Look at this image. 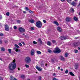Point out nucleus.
I'll list each match as a JSON object with an SVG mask.
<instances>
[{
    "instance_id": "49530a36",
    "label": "nucleus",
    "mask_w": 80,
    "mask_h": 80,
    "mask_svg": "<svg viewBox=\"0 0 80 80\" xmlns=\"http://www.w3.org/2000/svg\"><path fill=\"white\" fill-rule=\"evenodd\" d=\"M33 43L34 44H37V43L35 41H33Z\"/></svg>"
},
{
    "instance_id": "79ce46f5",
    "label": "nucleus",
    "mask_w": 80,
    "mask_h": 80,
    "mask_svg": "<svg viewBox=\"0 0 80 80\" xmlns=\"http://www.w3.org/2000/svg\"><path fill=\"white\" fill-rule=\"evenodd\" d=\"M74 51H75V53H77L78 52V50H75Z\"/></svg>"
},
{
    "instance_id": "0eeeda50",
    "label": "nucleus",
    "mask_w": 80,
    "mask_h": 80,
    "mask_svg": "<svg viewBox=\"0 0 80 80\" xmlns=\"http://www.w3.org/2000/svg\"><path fill=\"white\" fill-rule=\"evenodd\" d=\"M14 49L16 52H20V49H18L17 48H14Z\"/></svg>"
},
{
    "instance_id": "8fccbe9b",
    "label": "nucleus",
    "mask_w": 80,
    "mask_h": 80,
    "mask_svg": "<svg viewBox=\"0 0 80 80\" xmlns=\"http://www.w3.org/2000/svg\"><path fill=\"white\" fill-rule=\"evenodd\" d=\"M53 80H59L58 79H57L56 78H53Z\"/></svg>"
},
{
    "instance_id": "f257e3e1",
    "label": "nucleus",
    "mask_w": 80,
    "mask_h": 80,
    "mask_svg": "<svg viewBox=\"0 0 80 80\" xmlns=\"http://www.w3.org/2000/svg\"><path fill=\"white\" fill-rule=\"evenodd\" d=\"M15 62V60H14L12 62H11L9 65L8 68L9 69L10 72V73H13L14 72V70L16 68L17 65L16 64Z\"/></svg>"
},
{
    "instance_id": "20e7f679",
    "label": "nucleus",
    "mask_w": 80,
    "mask_h": 80,
    "mask_svg": "<svg viewBox=\"0 0 80 80\" xmlns=\"http://www.w3.org/2000/svg\"><path fill=\"white\" fill-rule=\"evenodd\" d=\"M53 52L55 53H60L61 51L59 48H55V50L53 51Z\"/></svg>"
},
{
    "instance_id": "3c124183",
    "label": "nucleus",
    "mask_w": 80,
    "mask_h": 80,
    "mask_svg": "<svg viewBox=\"0 0 80 80\" xmlns=\"http://www.w3.org/2000/svg\"><path fill=\"white\" fill-rule=\"evenodd\" d=\"M51 62H52L53 63L54 62V60L53 59H51Z\"/></svg>"
},
{
    "instance_id": "c9c22d12",
    "label": "nucleus",
    "mask_w": 80,
    "mask_h": 80,
    "mask_svg": "<svg viewBox=\"0 0 80 80\" xmlns=\"http://www.w3.org/2000/svg\"><path fill=\"white\" fill-rule=\"evenodd\" d=\"M25 66L26 67V68H29V65H27V64H26L25 65Z\"/></svg>"
},
{
    "instance_id": "a211bd4d",
    "label": "nucleus",
    "mask_w": 80,
    "mask_h": 80,
    "mask_svg": "<svg viewBox=\"0 0 80 80\" xmlns=\"http://www.w3.org/2000/svg\"><path fill=\"white\" fill-rule=\"evenodd\" d=\"M71 5H73V6H75V5H76V3H75V2H73L71 3Z\"/></svg>"
},
{
    "instance_id": "dca6fc26",
    "label": "nucleus",
    "mask_w": 80,
    "mask_h": 80,
    "mask_svg": "<svg viewBox=\"0 0 80 80\" xmlns=\"http://www.w3.org/2000/svg\"><path fill=\"white\" fill-rule=\"evenodd\" d=\"M38 42L40 43V44H42L43 42H42V39L40 38H39L38 39Z\"/></svg>"
},
{
    "instance_id": "f03ea898",
    "label": "nucleus",
    "mask_w": 80,
    "mask_h": 80,
    "mask_svg": "<svg viewBox=\"0 0 80 80\" xmlns=\"http://www.w3.org/2000/svg\"><path fill=\"white\" fill-rule=\"evenodd\" d=\"M36 27L38 28H41L42 27V22L40 21L37 22L36 23Z\"/></svg>"
},
{
    "instance_id": "5701e85b",
    "label": "nucleus",
    "mask_w": 80,
    "mask_h": 80,
    "mask_svg": "<svg viewBox=\"0 0 80 80\" xmlns=\"http://www.w3.org/2000/svg\"><path fill=\"white\" fill-rule=\"evenodd\" d=\"M47 44V45H49V46H50V45H51V42H50V41L48 42Z\"/></svg>"
},
{
    "instance_id": "ea45409f",
    "label": "nucleus",
    "mask_w": 80,
    "mask_h": 80,
    "mask_svg": "<svg viewBox=\"0 0 80 80\" xmlns=\"http://www.w3.org/2000/svg\"><path fill=\"white\" fill-rule=\"evenodd\" d=\"M25 10H29V9L28 8V7H26L25 8Z\"/></svg>"
},
{
    "instance_id": "0e129e2a",
    "label": "nucleus",
    "mask_w": 80,
    "mask_h": 80,
    "mask_svg": "<svg viewBox=\"0 0 80 80\" xmlns=\"http://www.w3.org/2000/svg\"><path fill=\"white\" fill-rule=\"evenodd\" d=\"M22 44H23V45H25V43L23 42H22Z\"/></svg>"
},
{
    "instance_id": "e2e57ef3",
    "label": "nucleus",
    "mask_w": 80,
    "mask_h": 80,
    "mask_svg": "<svg viewBox=\"0 0 80 80\" xmlns=\"http://www.w3.org/2000/svg\"><path fill=\"white\" fill-rule=\"evenodd\" d=\"M23 13H26V11H23Z\"/></svg>"
},
{
    "instance_id": "b1692460",
    "label": "nucleus",
    "mask_w": 80,
    "mask_h": 80,
    "mask_svg": "<svg viewBox=\"0 0 80 80\" xmlns=\"http://www.w3.org/2000/svg\"><path fill=\"white\" fill-rule=\"evenodd\" d=\"M1 50L2 52H4L5 51V48H1Z\"/></svg>"
},
{
    "instance_id": "473e14b6",
    "label": "nucleus",
    "mask_w": 80,
    "mask_h": 80,
    "mask_svg": "<svg viewBox=\"0 0 80 80\" xmlns=\"http://www.w3.org/2000/svg\"><path fill=\"white\" fill-rule=\"evenodd\" d=\"M17 22L18 23H20V22H21V21L20 20H18L17 21Z\"/></svg>"
},
{
    "instance_id": "4d7b16f0",
    "label": "nucleus",
    "mask_w": 80,
    "mask_h": 80,
    "mask_svg": "<svg viewBox=\"0 0 80 80\" xmlns=\"http://www.w3.org/2000/svg\"><path fill=\"white\" fill-rule=\"evenodd\" d=\"M78 50L80 51V47H78Z\"/></svg>"
},
{
    "instance_id": "09e8293b",
    "label": "nucleus",
    "mask_w": 80,
    "mask_h": 80,
    "mask_svg": "<svg viewBox=\"0 0 80 80\" xmlns=\"http://www.w3.org/2000/svg\"><path fill=\"white\" fill-rule=\"evenodd\" d=\"M2 40H0V44H2Z\"/></svg>"
},
{
    "instance_id": "9b49d317",
    "label": "nucleus",
    "mask_w": 80,
    "mask_h": 80,
    "mask_svg": "<svg viewBox=\"0 0 80 80\" xmlns=\"http://www.w3.org/2000/svg\"><path fill=\"white\" fill-rule=\"evenodd\" d=\"M72 19L71 18L67 17L66 19V22H70V21Z\"/></svg>"
},
{
    "instance_id": "4c0bfd02",
    "label": "nucleus",
    "mask_w": 80,
    "mask_h": 80,
    "mask_svg": "<svg viewBox=\"0 0 80 80\" xmlns=\"http://www.w3.org/2000/svg\"><path fill=\"white\" fill-rule=\"evenodd\" d=\"M67 1L69 3H71L72 2V0H67Z\"/></svg>"
},
{
    "instance_id": "2eb2a0df",
    "label": "nucleus",
    "mask_w": 80,
    "mask_h": 80,
    "mask_svg": "<svg viewBox=\"0 0 80 80\" xmlns=\"http://www.w3.org/2000/svg\"><path fill=\"white\" fill-rule=\"evenodd\" d=\"M57 30L59 32H62V28L60 27H58L57 28Z\"/></svg>"
},
{
    "instance_id": "864d4df0",
    "label": "nucleus",
    "mask_w": 80,
    "mask_h": 80,
    "mask_svg": "<svg viewBox=\"0 0 80 80\" xmlns=\"http://www.w3.org/2000/svg\"><path fill=\"white\" fill-rule=\"evenodd\" d=\"M2 16L0 15V19H2Z\"/></svg>"
},
{
    "instance_id": "13d9d810",
    "label": "nucleus",
    "mask_w": 80,
    "mask_h": 80,
    "mask_svg": "<svg viewBox=\"0 0 80 80\" xmlns=\"http://www.w3.org/2000/svg\"><path fill=\"white\" fill-rule=\"evenodd\" d=\"M58 70H60V68L58 67Z\"/></svg>"
},
{
    "instance_id": "39448f33",
    "label": "nucleus",
    "mask_w": 80,
    "mask_h": 80,
    "mask_svg": "<svg viewBox=\"0 0 80 80\" xmlns=\"http://www.w3.org/2000/svg\"><path fill=\"white\" fill-rule=\"evenodd\" d=\"M18 30L20 32H22V33L25 32V29H24V28L22 27L19 28Z\"/></svg>"
},
{
    "instance_id": "a19ab883",
    "label": "nucleus",
    "mask_w": 80,
    "mask_h": 80,
    "mask_svg": "<svg viewBox=\"0 0 80 80\" xmlns=\"http://www.w3.org/2000/svg\"><path fill=\"white\" fill-rule=\"evenodd\" d=\"M13 28L15 30H16L17 28V27L15 26H14Z\"/></svg>"
},
{
    "instance_id": "f3484780",
    "label": "nucleus",
    "mask_w": 80,
    "mask_h": 80,
    "mask_svg": "<svg viewBox=\"0 0 80 80\" xmlns=\"http://www.w3.org/2000/svg\"><path fill=\"white\" fill-rule=\"evenodd\" d=\"M75 69H78V64H75Z\"/></svg>"
},
{
    "instance_id": "7c9ffc66",
    "label": "nucleus",
    "mask_w": 80,
    "mask_h": 80,
    "mask_svg": "<svg viewBox=\"0 0 80 80\" xmlns=\"http://www.w3.org/2000/svg\"><path fill=\"white\" fill-rule=\"evenodd\" d=\"M6 15H7V16H9V15H10V13H9V12H8L6 13Z\"/></svg>"
},
{
    "instance_id": "f704fd0d",
    "label": "nucleus",
    "mask_w": 80,
    "mask_h": 80,
    "mask_svg": "<svg viewBox=\"0 0 80 80\" xmlns=\"http://www.w3.org/2000/svg\"><path fill=\"white\" fill-rule=\"evenodd\" d=\"M21 77L22 78H25V76L24 75H22L21 76Z\"/></svg>"
},
{
    "instance_id": "412c9836",
    "label": "nucleus",
    "mask_w": 80,
    "mask_h": 80,
    "mask_svg": "<svg viewBox=\"0 0 80 80\" xmlns=\"http://www.w3.org/2000/svg\"><path fill=\"white\" fill-rule=\"evenodd\" d=\"M69 74L71 75L72 76H73V77H74L75 76V75L74 74H73V72H69Z\"/></svg>"
},
{
    "instance_id": "1a4fd4ad",
    "label": "nucleus",
    "mask_w": 80,
    "mask_h": 80,
    "mask_svg": "<svg viewBox=\"0 0 80 80\" xmlns=\"http://www.w3.org/2000/svg\"><path fill=\"white\" fill-rule=\"evenodd\" d=\"M36 68L37 69V70H38V71H39V72H41V71L42 70L41 68L40 67H38V66H36Z\"/></svg>"
},
{
    "instance_id": "6e6d98bb",
    "label": "nucleus",
    "mask_w": 80,
    "mask_h": 80,
    "mask_svg": "<svg viewBox=\"0 0 80 80\" xmlns=\"http://www.w3.org/2000/svg\"><path fill=\"white\" fill-rule=\"evenodd\" d=\"M39 80H41V77H39Z\"/></svg>"
},
{
    "instance_id": "603ef678",
    "label": "nucleus",
    "mask_w": 80,
    "mask_h": 80,
    "mask_svg": "<svg viewBox=\"0 0 80 80\" xmlns=\"http://www.w3.org/2000/svg\"><path fill=\"white\" fill-rule=\"evenodd\" d=\"M31 30H34V29H35V28H34L33 27H32L31 28Z\"/></svg>"
},
{
    "instance_id": "4be33fe9",
    "label": "nucleus",
    "mask_w": 80,
    "mask_h": 80,
    "mask_svg": "<svg viewBox=\"0 0 80 80\" xmlns=\"http://www.w3.org/2000/svg\"><path fill=\"white\" fill-rule=\"evenodd\" d=\"M73 46H74V47H76V46H77L78 45L77 44V42H74L73 44Z\"/></svg>"
},
{
    "instance_id": "774afa93",
    "label": "nucleus",
    "mask_w": 80,
    "mask_h": 80,
    "mask_svg": "<svg viewBox=\"0 0 80 80\" xmlns=\"http://www.w3.org/2000/svg\"><path fill=\"white\" fill-rule=\"evenodd\" d=\"M61 71H63V69H61Z\"/></svg>"
},
{
    "instance_id": "37998d69",
    "label": "nucleus",
    "mask_w": 80,
    "mask_h": 80,
    "mask_svg": "<svg viewBox=\"0 0 80 80\" xmlns=\"http://www.w3.org/2000/svg\"><path fill=\"white\" fill-rule=\"evenodd\" d=\"M43 22L44 23H46V21L45 20H43Z\"/></svg>"
},
{
    "instance_id": "bf43d9fd",
    "label": "nucleus",
    "mask_w": 80,
    "mask_h": 80,
    "mask_svg": "<svg viewBox=\"0 0 80 80\" xmlns=\"http://www.w3.org/2000/svg\"><path fill=\"white\" fill-rule=\"evenodd\" d=\"M41 66L42 67H43V64H41Z\"/></svg>"
},
{
    "instance_id": "a18cd8bd",
    "label": "nucleus",
    "mask_w": 80,
    "mask_h": 80,
    "mask_svg": "<svg viewBox=\"0 0 80 80\" xmlns=\"http://www.w3.org/2000/svg\"><path fill=\"white\" fill-rule=\"evenodd\" d=\"M53 77H55V76H56V74L55 73H53Z\"/></svg>"
},
{
    "instance_id": "4468645a",
    "label": "nucleus",
    "mask_w": 80,
    "mask_h": 80,
    "mask_svg": "<svg viewBox=\"0 0 80 80\" xmlns=\"http://www.w3.org/2000/svg\"><path fill=\"white\" fill-rule=\"evenodd\" d=\"M70 12H71V13H73L74 12V9H73V8H71L70 9Z\"/></svg>"
},
{
    "instance_id": "338daca9",
    "label": "nucleus",
    "mask_w": 80,
    "mask_h": 80,
    "mask_svg": "<svg viewBox=\"0 0 80 80\" xmlns=\"http://www.w3.org/2000/svg\"><path fill=\"white\" fill-rule=\"evenodd\" d=\"M45 65L46 67H47V64H45Z\"/></svg>"
},
{
    "instance_id": "9d476101",
    "label": "nucleus",
    "mask_w": 80,
    "mask_h": 80,
    "mask_svg": "<svg viewBox=\"0 0 80 80\" xmlns=\"http://www.w3.org/2000/svg\"><path fill=\"white\" fill-rule=\"evenodd\" d=\"M60 38L61 40H65L67 39V38L65 36H61Z\"/></svg>"
},
{
    "instance_id": "6ab92c4d",
    "label": "nucleus",
    "mask_w": 80,
    "mask_h": 80,
    "mask_svg": "<svg viewBox=\"0 0 80 80\" xmlns=\"http://www.w3.org/2000/svg\"><path fill=\"white\" fill-rule=\"evenodd\" d=\"M73 19L74 20H75V21H78V18H76V17H75V16H74L73 18Z\"/></svg>"
},
{
    "instance_id": "69168bd1",
    "label": "nucleus",
    "mask_w": 80,
    "mask_h": 80,
    "mask_svg": "<svg viewBox=\"0 0 80 80\" xmlns=\"http://www.w3.org/2000/svg\"><path fill=\"white\" fill-rule=\"evenodd\" d=\"M18 70H20V68H18Z\"/></svg>"
},
{
    "instance_id": "052dcab7",
    "label": "nucleus",
    "mask_w": 80,
    "mask_h": 80,
    "mask_svg": "<svg viewBox=\"0 0 80 80\" xmlns=\"http://www.w3.org/2000/svg\"><path fill=\"white\" fill-rule=\"evenodd\" d=\"M13 80H17V79L15 78H14L13 79Z\"/></svg>"
},
{
    "instance_id": "2f4dec72",
    "label": "nucleus",
    "mask_w": 80,
    "mask_h": 80,
    "mask_svg": "<svg viewBox=\"0 0 80 80\" xmlns=\"http://www.w3.org/2000/svg\"><path fill=\"white\" fill-rule=\"evenodd\" d=\"M52 43H55L56 42V41L55 40H52Z\"/></svg>"
},
{
    "instance_id": "e433bc0d",
    "label": "nucleus",
    "mask_w": 80,
    "mask_h": 80,
    "mask_svg": "<svg viewBox=\"0 0 80 80\" xmlns=\"http://www.w3.org/2000/svg\"><path fill=\"white\" fill-rule=\"evenodd\" d=\"M3 34L2 33H0V36L3 37Z\"/></svg>"
},
{
    "instance_id": "7ed1b4c3",
    "label": "nucleus",
    "mask_w": 80,
    "mask_h": 80,
    "mask_svg": "<svg viewBox=\"0 0 80 80\" xmlns=\"http://www.w3.org/2000/svg\"><path fill=\"white\" fill-rule=\"evenodd\" d=\"M25 62L27 63H29L31 62V59L29 57H26L25 59Z\"/></svg>"
},
{
    "instance_id": "aec40b11",
    "label": "nucleus",
    "mask_w": 80,
    "mask_h": 80,
    "mask_svg": "<svg viewBox=\"0 0 80 80\" xmlns=\"http://www.w3.org/2000/svg\"><path fill=\"white\" fill-rule=\"evenodd\" d=\"M53 23L54 24H55L56 25H58V22H57V21H54L53 22Z\"/></svg>"
},
{
    "instance_id": "ddd939ff",
    "label": "nucleus",
    "mask_w": 80,
    "mask_h": 80,
    "mask_svg": "<svg viewBox=\"0 0 80 80\" xmlns=\"http://www.w3.org/2000/svg\"><path fill=\"white\" fill-rule=\"evenodd\" d=\"M35 52V50L34 49H32L31 51V55H33L34 53Z\"/></svg>"
},
{
    "instance_id": "a878e982",
    "label": "nucleus",
    "mask_w": 80,
    "mask_h": 80,
    "mask_svg": "<svg viewBox=\"0 0 80 80\" xmlns=\"http://www.w3.org/2000/svg\"><path fill=\"white\" fill-rule=\"evenodd\" d=\"M14 46L15 47H16V48H20V47L17 45V44H15Z\"/></svg>"
},
{
    "instance_id": "680f3d73",
    "label": "nucleus",
    "mask_w": 80,
    "mask_h": 80,
    "mask_svg": "<svg viewBox=\"0 0 80 80\" xmlns=\"http://www.w3.org/2000/svg\"><path fill=\"white\" fill-rule=\"evenodd\" d=\"M65 0H61L62 2H65Z\"/></svg>"
},
{
    "instance_id": "bb28decb",
    "label": "nucleus",
    "mask_w": 80,
    "mask_h": 80,
    "mask_svg": "<svg viewBox=\"0 0 80 80\" xmlns=\"http://www.w3.org/2000/svg\"><path fill=\"white\" fill-rule=\"evenodd\" d=\"M8 51L9 52V53H12V51L11 50V49H8Z\"/></svg>"
},
{
    "instance_id": "6e6552de",
    "label": "nucleus",
    "mask_w": 80,
    "mask_h": 80,
    "mask_svg": "<svg viewBox=\"0 0 80 80\" xmlns=\"http://www.w3.org/2000/svg\"><path fill=\"white\" fill-rule=\"evenodd\" d=\"M59 58L60 59H61V60H62V61H64V60H65V59L62 56H59Z\"/></svg>"
},
{
    "instance_id": "c03bdc74",
    "label": "nucleus",
    "mask_w": 80,
    "mask_h": 80,
    "mask_svg": "<svg viewBox=\"0 0 80 80\" xmlns=\"http://www.w3.org/2000/svg\"><path fill=\"white\" fill-rule=\"evenodd\" d=\"M18 45H19L20 46H22V43H18Z\"/></svg>"
},
{
    "instance_id": "c85d7f7f",
    "label": "nucleus",
    "mask_w": 80,
    "mask_h": 80,
    "mask_svg": "<svg viewBox=\"0 0 80 80\" xmlns=\"http://www.w3.org/2000/svg\"><path fill=\"white\" fill-rule=\"evenodd\" d=\"M68 53H66L65 54V56L66 57H68Z\"/></svg>"
},
{
    "instance_id": "f8f14e48",
    "label": "nucleus",
    "mask_w": 80,
    "mask_h": 80,
    "mask_svg": "<svg viewBox=\"0 0 80 80\" xmlns=\"http://www.w3.org/2000/svg\"><path fill=\"white\" fill-rule=\"evenodd\" d=\"M9 27L7 25H5V30L6 31H8L9 30Z\"/></svg>"
},
{
    "instance_id": "de8ad7c7",
    "label": "nucleus",
    "mask_w": 80,
    "mask_h": 80,
    "mask_svg": "<svg viewBox=\"0 0 80 80\" xmlns=\"http://www.w3.org/2000/svg\"><path fill=\"white\" fill-rule=\"evenodd\" d=\"M4 42L5 43H8V41H7L5 40L4 41Z\"/></svg>"
},
{
    "instance_id": "393cba45",
    "label": "nucleus",
    "mask_w": 80,
    "mask_h": 80,
    "mask_svg": "<svg viewBox=\"0 0 80 80\" xmlns=\"http://www.w3.org/2000/svg\"><path fill=\"white\" fill-rule=\"evenodd\" d=\"M48 52L49 53H52V50H51L50 49H48Z\"/></svg>"
},
{
    "instance_id": "cd10ccee",
    "label": "nucleus",
    "mask_w": 80,
    "mask_h": 80,
    "mask_svg": "<svg viewBox=\"0 0 80 80\" xmlns=\"http://www.w3.org/2000/svg\"><path fill=\"white\" fill-rule=\"evenodd\" d=\"M10 80H13V78H14L12 76H10Z\"/></svg>"
},
{
    "instance_id": "58836bf2",
    "label": "nucleus",
    "mask_w": 80,
    "mask_h": 80,
    "mask_svg": "<svg viewBox=\"0 0 80 80\" xmlns=\"http://www.w3.org/2000/svg\"><path fill=\"white\" fill-rule=\"evenodd\" d=\"M65 73H68V70H66L65 71Z\"/></svg>"
},
{
    "instance_id": "423d86ee",
    "label": "nucleus",
    "mask_w": 80,
    "mask_h": 80,
    "mask_svg": "<svg viewBox=\"0 0 80 80\" xmlns=\"http://www.w3.org/2000/svg\"><path fill=\"white\" fill-rule=\"evenodd\" d=\"M29 22L31 23H34L35 22V20L33 19H29L28 20Z\"/></svg>"
},
{
    "instance_id": "5fc2aeb1",
    "label": "nucleus",
    "mask_w": 80,
    "mask_h": 80,
    "mask_svg": "<svg viewBox=\"0 0 80 80\" xmlns=\"http://www.w3.org/2000/svg\"><path fill=\"white\" fill-rule=\"evenodd\" d=\"M0 80H3V79L2 77H0Z\"/></svg>"
},
{
    "instance_id": "72a5a7b5",
    "label": "nucleus",
    "mask_w": 80,
    "mask_h": 80,
    "mask_svg": "<svg viewBox=\"0 0 80 80\" xmlns=\"http://www.w3.org/2000/svg\"><path fill=\"white\" fill-rule=\"evenodd\" d=\"M29 13H33V11H31V10H29Z\"/></svg>"
},
{
    "instance_id": "c756f323",
    "label": "nucleus",
    "mask_w": 80,
    "mask_h": 80,
    "mask_svg": "<svg viewBox=\"0 0 80 80\" xmlns=\"http://www.w3.org/2000/svg\"><path fill=\"white\" fill-rule=\"evenodd\" d=\"M37 53H38V54H41V52H40V51H37Z\"/></svg>"
}]
</instances>
